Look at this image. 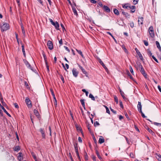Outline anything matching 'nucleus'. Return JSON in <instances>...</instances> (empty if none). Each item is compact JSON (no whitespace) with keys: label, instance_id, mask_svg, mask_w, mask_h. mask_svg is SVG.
<instances>
[{"label":"nucleus","instance_id":"1","mask_svg":"<svg viewBox=\"0 0 161 161\" xmlns=\"http://www.w3.org/2000/svg\"><path fill=\"white\" fill-rule=\"evenodd\" d=\"M0 28L2 31H5L9 29V25L8 23H4L3 25H1Z\"/></svg>","mask_w":161,"mask_h":161},{"label":"nucleus","instance_id":"2","mask_svg":"<svg viewBox=\"0 0 161 161\" xmlns=\"http://www.w3.org/2000/svg\"><path fill=\"white\" fill-rule=\"evenodd\" d=\"M25 102L28 108H31L32 106L31 102L28 97H26L25 99Z\"/></svg>","mask_w":161,"mask_h":161},{"label":"nucleus","instance_id":"3","mask_svg":"<svg viewBox=\"0 0 161 161\" xmlns=\"http://www.w3.org/2000/svg\"><path fill=\"white\" fill-rule=\"evenodd\" d=\"M148 32L151 37L153 38L154 37L153 28L152 26H150L149 28Z\"/></svg>","mask_w":161,"mask_h":161},{"label":"nucleus","instance_id":"4","mask_svg":"<svg viewBox=\"0 0 161 161\" xmlns=\"http://www.w3.org/2000/svg\"><path fill=\"white\" fill-rule=\"evenodd\" d=\"M139 67L140 68V71L141 73L146 78H147V75L144 69L143 68L142 64H140L139 65Z\"/></svg>","mask_w":161,"mask_h":161},{"label":"nucleus","instance_id":"5","mask_svg":"<svg viewBox=\"0 0 161 161\" xmlns=\"http://www.w3.org/2000/svg\"><path fill=\"white\" fill-rule=\"evenodd\" d=\"M47 46L50 50H52L53 48V45L52 42L50 41H48L47 42Z\"/></svg>","mask_w":161,"mask_h":161},{"label":"nucleus","instance_id":"6","mask_svg":"<svg viewBox=\"0 0 161 161\" xmlns=\"http://www.w3.org/2000/svg\"><path fill=\"white\" fill-rule=\"evenodd\" d=\"M18 155L17 156L18 160L19 161L22 160L23 159V156L21 152H19L18 154Z\"/></svg>","mask_w":161,"mask_h":161},{"label":"nucleus","instance_id":"7","mask_svg":"<svg viewBox=\"0 0 161 161\" xmlns=\"http://www.w3.org/2000/svg\"><path fill=\"white\" fill-rule=\"evenodd\" d=\"M73 74L75 77H76L78 76V72L75 68H73L72 70Z\"/></svg>","mask_w":161,"mask_h":161},{"label":"nucleus","instance_id":"8","mask_svg":"<svg viewBox=\"0 0 161 161\" xmlns=\"http://www.w3.org/2000/svg\"><path fill=\"white\" fill-rule=\"evenodd\" d=\"M24 62L26 66L28 68L32 70V67H31L30 64L26 60H24Z\"/></svg>","mask_w":161,"mask_h":161},{"label":"nucleus","instance_id":"9","mask_svg":"<svg viewBox=\"0 0 161 161\" xmlns=\"http://www.w3.org/2000/svg\"><path fill=\"white\" fill-rule=\"evenodd\" d=\"M143 17H139L138 18V25H139L140 24L142 25L143 24Z\"/></svg>","mask_w":161,"mask_h":161},{"label":"nucleus","instance_id":"10","mask_svg":"<svg viewBox=\"0 0 161 161\" xmlns=\"http://www.w3.org/2000/svg\"><path fill=\"white\" fill-rule=\"evenodd\" d=\"M52 25H54V27H55V29L56 30H59V24L58 23L57 21H56L55 22H54V24H52Z\"/></svg>","mask_w":161,"mask_h":161},{"label":"nucleus","instance_id":"11","mask_svg":"<svg viewBox=\"0 0 161 161\" xmlns=\"http://www.w3.org/2000/svg\"><path fill=\"white\" fill-rule=\"evenodd\" d=\"M137 108L139 112L142 111V105H141V102H138V104L137 105Z\"/></svg>","mask_w":161,"mask_h":161},{"label":"nucleus","instance_id":"12","mask_svg":"<svg viewBox=\"0 0 161 161\" xmlns=\"http://www.w3.org/2000/svg\"><path fill=\"white\" fill-rule=\"evenodd\" d=\"M103 8L104 10L107 13H109L110 12V8L107 6L104 5L103 6Z\"/></svg>","mask_w":161,"mask_h":161},{"label":"nucleus","instance_id":"13","mask_svg":"<svg viewBox=\"0 0 161 161\" xmlns=\"http://www.w3.org/2000/svg\"><path fill=\"white\" fill-rule=\"evenodd\" d=\"M34 114L36 115V116L38 119L40 118V115L39 114V112H38V111L37 110L35 109L34 110Z\"/></svg>","mask_w":161,"mask_h":161},{"label":"nucleus","instance_id":"14","mask_svg":"<svg viewBox=\"0 0 161 161\" xmlns=\"http://www.w3.org/2000/svg\"><path fill=\"white\" fill-rule=\"evenodd\" d=\"M0 106L2 108V109L3 110L4 112L9 117H11V115L1 105V104L0 103Z\"/></svg>","mask_w":161,"mask_h":161},{"label":"nucleus","instance_id":"15","mask_svg":"<svg viewBox=\"0 0 161 161\" xmlns=\"http://www.w3.org/2000/svg\"><path fill=\"white\" fill-rule=\"evenodd\" d=\"M20 43V44H21V45H22V46H21V47H22V51L23 52V55H24V56L25 57V48H24V45L22 43V42H21Z\"/></svg>","mask_w":161,"mask_h":161},{"label":"nucleus","instance_id":"16","mask_svg":"<svg viewBox=\"0 0 161 161\" xmlns=\"http://www.w3.org/2000/svg\"><path fill=\"white\" fill-rule=\"evenodd\" d=\"M129 8L131 9V10L130 11V12L132 13H134L135 11V6H130Z\"/></svg>","mask_w":161,"mask_h":161},{"label":"nucleus","instance_id":"17","mask_svg":"<svg viewBox=\"0 0 161 161\" xmlns=\"http://www.w3.org/2000/svg\"><path fill=\"white\" fill-rule=\"evenodd\" d=\"M120 95H121V96H122V97L123 98L125 101H127L128 99H127L125 97V94L124 93V92H122V91H120Z\"/></svg>","mask_w":161,"mask_h":161},{"label":"nucleus","instance_id":"18","mask_svg":"<svg viewBox=\"0 0 161 161\" xmlns=\"http://www.w3.org/2000/svg\"><path fill=\"white\" fill-rule=\"evenodd\" d=\"M20 25H21V28L22 33L24 36H25V32L24 28L23 25V24H22V23H21L20 24Z\"/></svg>","mask_w":161,"mask_h":161},{"label":"nucleus","instance_id":"19","mask_svg":"<svg viewBox=\"0 0 161 161\" xmlns=\"http://www.w3.org/2000/svg\"><path fill=\"white\" fill-rule=\"evenodd\" d=\"M40 131L42 134V137L43 138H44L45 136V132H44V129H42V128H40Z\"/></svg>","mask_w":161,"mask_h":161},{"label":"nucleus","instance_id":"20","mask_svg":"<svg viewBox=\"0 0 161 161\" xmlns=\"http://www.w3.org/2000/svg\"><path fill=\"white\" fill-rule=\"evenodd\" d=\"M136 53L138 55V56H139L140 59L141 60H143V58L142 57V54H141L140 51L138 50H137V51H136Z\"/></svg>","mask_w":161,"mask_h":161},{"label":"nucleus","instance_id":"21","mask_svg":"<svg viewBox=\"0 0 161 161\" xmlns=\"http://www.w3.org/2000/svg\"><path fill=\"white\" fill-rule=\"evenodd\" d=\"M74 146L75 151L76 154L79 153L78 149V144L75 143V144H74Z\"/></svg>","mask_w":161,"mask_h":161},{"label":"nucleus","instance_id":"22","mask_svg":"<svg viewBox=\"0 0 161 161\" xmlns=\"http://www.w3.org/2000/svg\"><path fill=\"white\" fill-rule=\"evenodd\" d=\"M104 142V139L103 138V137L101 136V137L99 138L98 142L100 144H102Z\"/></svg>","mask_w":161,"mask_h":161},{"label":"nucleus","instance_id":"23","mask_svg":"<svg viewBox=\"0 0 161 161\" xmlns=\"http://www.w3.org/2000/svg\"><path fill=\"white\" fill-rule=\"evenodd\" d=\"M78 66L80 69H81L83 74H86V71L82 66L80 65H79Z\"/></svg>","mask_w":161,"mask_h":161},{"label":"nucleus","instance_id":"24","mask_svg":"<svg viewBox=\"0 0 161 161\" xmlns=\"http://www.w3.org/2000/svg\"><path fill=\"white\" fill-rule=\"evenodd\" d=\"M156 45L157 46V47L159 49V50L160 51H161V47H160V44L159 43V42L157 41H156L155 42Z\"/></svg>","mask_w":161,"mask_h":161},{"label":"nucleus","instance_id":"25","mask_svg":"<svg viewBox=\"0 0 161 161\" xmlns=\"http://www.w3.org/2000/svg\"><path fill=\"white\" fill-rule=\"evenodd\" d=\"M122 13L123 14L125 15L126 18H129L130 15L126 12L123 11Z\"/></svg>","mask_w":161,"mask_h":161},{"label":"nucleus","instance_id":"26","mask_svg":"<svg viewBox=\"0 0 161 161\" xmlns=\"http://www.w3.org/2000/svg\"><path fill=\"white\" fill-rule=\"evenodd\" d=\"M113 12L114 14L117 15H118L119 14V11L116 8H114L113 9Z\"/></svg>","mask_w":161,"mask_h":161},{"label":"nucleus","instance_id":"27","mask_svg":"<svg viewBox=\"0 0 161 161\" xmlns=\"http://www.w3.org/2000/svg\"><path fill=\"white\" fill-rule=\"evenodd\" d=\"M96 153L98 158L100 159V160H102V158L100 156L98 151L96 150Z\"/></svg>","mask_w":161,"mask_h":161},{"label":"nucleus","instance_id":"28","mask_svg":"<svg viewBox=\"0 0 161 161\" xmlns=\"http://www.w3.org/2000/svg\"><path fill=\"white\" fill-rule=\"evenodd\" d=\"M51 92L52 95L53 96V98L55 100V102H56V104L57 103V100L56 99V97H55V94H54V92H53V90L52 89H51Z\"/></svg>","mask_w":161,"mask_h":161},{"label":"nucleus","instance_id":"29","mask_svg":"<svg viewBox=\"0 0 161 161\" xmlns=\"http://www.w3.org/2000/svg\"><path fill=\"white\" fill-rule=\"evenodd\" d=\"M84 101V99H80V102L81 103L82 106L84 107V108L85 109V108Z\"/></svg>","mask_w":161,"mask_h":161},{"label":"nucleus","instance_id":"30","mask_svg":"<svg viewBox=\"0 0 161 161\" xmlns=\"http://www.w3.org/2000/svg\"><path fill=\"white\" fill-rule=\"evenodd\" d=\"M14 150L16 151H18L20 149V147L18 146H17L14 148Z\"/></svg>","mask_w":161,"mask_h":161},{"label":"nucleus","instance_id":"31","mask_svg":"<svg viewBox=\"0 0 161 161\" xmlns=\"http://www.w3.org/2000/svg\"><path fill=\"white\" fill-rule=\"evenodd\" d=\"M72 10H73V11L74 13V14L76 16H77L78 15V14H77V11H76L75 8L73 7L72 8Z\"/></svg>","mask_w":161,"mask_h":161},{"label":"nucleus","instance_id":"32","mask_svg":"<svg viewBox=\"0 0 161 161\" xmlns=\"http://www.w3.org/2000/svg\"><path fill=\"white\" fill-rule=\"evenodd\" d=\"M76 51H77V53L79 54H80L82 58H84V56L82 53L81 51L80 50H78L77 49H76Z\"/></svg>","mask_w":161,"mask_h":161},{"label":"nucleus","instance_id":"33","mask_svg":"<svg viewBox=\"0 0 161 161\" xmlns=\"http://www.w3.org/2000/svg\"><path fill=\"white\" fill-rule=\"evenodd\" d=\"M31 155L33 158L34 159L35 161H37V159L36 155L33 152L31 153Z\"/></svg>","mask_w":161,"mask_h":161},{"label":"nucleus","instance_id":"34","mask_svg":"<svg viewBox=\"0 0 161 161\" xmlns=\"http://www.w3.org/2000/svg\"><path fill=\"white\" fill-rule=\"evenodd\" d=\"M128 3H127L124 5H123L122 7L124 8H129V7H130V6L128 5Z\"/></svg>","mask_w":161,"mask_h":161},{"label":"nucleus","instance_id":"35","mask_svg":"<svg viewBox=\"0 0 161 161\" xmlns=\"http://www.w3.org/2000/svg\"><path fill=\"white\" fill-rule=\"evenodd\" d=\"M89 97L91 98L92 100L95 101V100L94 97L92 94H90Z\"/></svg>","mask_w":161,"mask_h":161},{"label":"nucleus","instance_id":"36","mask_svg":"<svg viewBox=\"0 0 161 161\" xmlns=\"http://www.w3.org/2000/svg\"><path fill=\"white\" fill-rule=\"evenodd\" d=\"M148 131L152 135H153L154 134V133L153 131L150 128H149L148 127H147V128H146Z\"/></svg>","mask_w":161,"mask_h":161},{"label":"nucleus","instance_id":"37","mask_svg":"<svg viewBox=\"0 0 161 161\" xmlns=\"http://www.w3.org/2000/svg\"><path fill=\"white\" fill-rule=\"evenodd\" d=\"M127 74L128 76L130 77V79L131 80H133V78L128 70L127 71Z\"/></svg>","mask_w":161,"mask_h":161},{"label":"nucleus","instance_id":"38","mask_svg":"<svg viewBox=\"0 0 161 161\" xmlns=\"http://www.w3.org/2000/svg\"><path fill=\"white\" fill-rule=\"evenodd\" d=\"M114 98L115 101L116 102V103L118 104V100L117 97L116 96H114Z\"/></svg>","mask_w":161,"mask_h":161},{"label":"nucleus","instance_id":"39","mask_svg":"<svg viewBox=\"0 0 161 161\" xmlns=\"http://www.w3.org/2000/svg\"><path fill=\"white\" fill-rule=\"evenodd\" d=\"M153 124L155 125H156V126H161V123H157L156 122H154Z\"/></svg>","mask_w":161,"mask_h":161},{"label":"nucleus","instance_id":"40","mask_svg":"<svg viewBox=\"0 0 161 161\" xmlns=\"http://www.w3.org/2000/svg\"><path fill=\"white\" fill-rule=\"evenodd\" d=\"M47 67V70L48 72H49V66L48 65L47 62H46V63H45Z\"/></svg>","mask_w":161,"mask_h":161},{"label":"nucleus","instance_id":"41","mask_svg":"<svg viewBox=\"0 0 161 161\" xmlns=\"http://www.w3.org/2000/svg\"><path fill=\"white\" fill-rule=\"evenodd\" d=\"M129 69H130V71L131 72V73L133 75H134V72H133V69H132V67H131V66H130V67H129Z\"/></svg>","mask_w":161,"mask_h":161},{"label":"nucleus","instance_id":"42","mask_svg":"<svg viewBox=\"0 0 161 161\" xmlns=\"http://www.w3.org/2000/svg\"><path fill=\"white\" fill-rule=\"evenodd\" d=\"M60 78H61V80H62L63 82V83H64V79L63 77V76L62 75H60Z\"/></svg>","mask_w":161,"mask_h":161},{"label":"nucleus","instance_id":"43","mask_svg":"<svg viewBox=\"0 0 161 161\" xmlns=\"http://www.w3.org/2000/svg\"><path fill=\"white\" fill-rule=\"evenodd\" d=\"M139 112L141 114V115L143 118H145L146 116H145V114L143 113L142 111H140Z\"/></svg>","mask_w":161,"mask_h":161},{"label":"nucleus","instance_id":"44","mask_svg":"<svg viewBox=\"0 0 161 161\" xmlns=\"http://www.w3.org/2000/svg\"><path fill=\"white\" fill-rule=\"evenodd\" d=\"M43 57L44 59L45 63H46V62H47L46 56L44 53L43 54Z\"/></svg>","mask_w":161,"mask_h":161},{"label":"nucleus","instance_id":"45","mask_svg":"<svg viewBox=\"0 0 161 161\" xmlns=\"http://www.w3.org/2000/svg\"><path fill=\"white\" fill-rule=\"evenodd\" d=\"M129 25L131 28H133L134 27V24L133 22L130 23L129 24Z\"/></svg>","mask_w":161,"mask_h":161},{"label":"nucleus","instance_id":"46","mask_svg":"<svg viewBox=\"0 0 161 161\" xmlns=\"http://www.w3.org/2000/svg\"><path fill=\"white\" fill-rule=\"evenodd\" d=\"M158 157H157V158L158 160L159 161H161V155H158Z\"/></svg>","mask_w":161,"mask_h":161},{"label":"nucleus","instance_id":"47","mask_svg":"<svg viewBox=\"0 0 161 161\" xmlns=\"http://www.w3.org/2000/svg\"><path fill=\"white\" fill-rule=\"evenodd\" d=\"M147 53H148V54L149 55V56H151L152 57V53L151 51L150 50H148V51H147Z\"/></svg>","mask_w":161,"mask_h":161},{"label":"nucleus","instance_id":"48","mask_svg":"<svg viewBox=\"0 0 161 161\" xmlns=\"http://www.w3.org/2000/svg\"><path fill=\"white\" fill-rule=\"evenodd\" d=\"M102 66L106 69V70H108V69L107 68V67H106V66L103 63L102 64H101Z\"/></svg>","mask_w":161,"mask_h":161},{"label":"nucleus","instance_id":"49","mask_svg":"<svg viewBox=\"0 0 161 161\" xmlns=\"http://www.w3.org/2000/svg\"><path fill=\"white\" fill-rule=\"evenodd\" d=\"M152 57L153 58L157 63H158V61L157 59L156 58L153 56H152Z\"/></svg>","mask_w":161,"mask_h":161},{"label":"nucleus","instance_id":"50","mask_svg":"<svg viewBox=\"0 0 161 161\" xmlns=\"http://www.w3.org/2000/svg\"><path fill=\"white\" fill-rule=\"evenodd\" d=\"M99 123L97 121H96L94 122V125L96 126L99 125Z\"/></svg>","mask_w":161,"mask_h":161},{"label":"nucleus","instance_id":"51","mask_svg":"<svg viewBox=\"0 0 161 161\" xmlns=\"http://www.w3.org/2000/svg\"><path fill=\"white\" fill-rule=\"evenodd\" d=\"M97 59H98V62L101 64H103V61H102V60L100 58H98Z\"/></svg>","mask_w":161,"mask_h":161},{"label":"nucleus","instance_id":"52","mask_svg":"<svg viewBox=\"0 0 161 161\" xmlns=\"http://www.w3.org/2000/svg\"><path fill=\"white\" fill-rule=\"evenodd\" d=\"M76 154V155L77 156V158H78V160L80 161H81V158H80V157L79 155V153H77Z\"/></svg>","mask_w":161,"mask_h":161},{"label":"nucleus","instance_id":"53","mask_svg":"<svg viewBox=\"0 0 161 161\" xmlns=\"http://www.w3.org/2000/svg\"><path fill=\"white\" fill-rule=\"evenodd\" d=\"M133 4L135 5L138 2V0H133Z\"/></svg>","mask_w":161,"mask_h":161},{"label":"nucleus","instance_id":"54","mask_svg":"<svg viewBox=\"0 0 161 161\" xmlns=\"http://www.w3.org/2000/svg\"><path fill=\"white\" fill-rule=\"evenodd\" d=\"M90 1L92 3L95 4L97 3V1L95 0H90Z\"/></svg>","mask_w":161,"mask_h":161},{"label":"nucleus","instance_id":"55","mask_svg":"<svg viewBox=\"0 0 161 161\" xmlns=\"http://www.w3.org/2000/svg\"><path fill=\"white\" fill-rule=\"evenodd\" d=\"M119 105L121 108H123V105L122 102L121 101H119Z\"/></svg>","mask_w":161,"mask_h":161},{"label":"nucleus","instance_id":"56","mask_svg":"<svg viewBox=\"0 0 161 161\" xmlns=\"http://www.w3.org/2000/svg\"><path fill=\"white\" fill-rule=\"evenodd\" d=\"M143 42H144V44L145 46H147L148 45V42L147 41L144 40L143 41Z\"/></svg>","mask_w":161,"mask_h":161},{"label":"nucleus","instance_id":"57","mask_svg":"<svg viewBox=\"0 0 161 161\" xmlns=\"http://www.w3.org/2000/svg\"><path fill=\"white\" fill-rule=\"evenodd\" d=\"M14 105L15 108H19V107L18 104L17 103H14Z\"/></svg>","mask_w":161,"mask_h":161},{"label":"nucleus","instance_id":"58","mask_svg":"<svg viewBox=\"0 0 161 161\" xmlns=\"http://www.w3.org/2000/svg\"><path fill=\"white\" fill-rule=\"evenodd\" d=\"M64 48L66 50V51H67L69 53L70 52V50L67 47L64 46Z\"/></svg>","mask_w":161,"mask_h":161},{"label":"nucleus","instance_id":"59","mask_svg":"<svg viewBox=\"0 0 161 161\" xmlns=\"http://www.w3.org/2000/svg\"><path fill=\"white\" fill-rule=\"evenodd\" d=\"M98 5L99 6H100V7H103V4L102 2H99V3H98Z\"/></svg>","mask_w":161,"mask_h":161},{"label":"nucleus","instance_id":"60","mask_svg":"<svg viewBox=\"0 0 161 161\" xmlns=\"http://www.w3.org/2000/svg\"><path fill=\"white\" fill-rule=\"evenodd\" d=\"M78 141L79 142H80V143H81L82 142V140L80 137H78Z\"/></svg>","mask_w":161,"mask_h":161},{"label":"nucleus","instance_id":"61","mask_svg":"<svg viewBox=\"0 0 161 161\" xmlns=\"http://www.w3.org/2000/svg\"><path fill=\"white\" fill-rule=\"evenodd\" d=\"M110 110L112 112L114 113L115 114H116V111L114 110V109L110 108Z\"/></svg>","mask_w":161,"mask_h":161},{"label":"nucleus","instance_id":"62","mask_svg":"<svg viewBox=\"0 0 161 161\" xmlns=\"http://www.w3.org/2000/svg\"><path fill=\"white\" fill-rule=\"evenodd\" d=\"M59 43L60 45H61L63 44L62 40V39H61L59 41Z\"/></svg>","mask_w":161,"mask_h":161},{"label":"nucleus","instance_id":"63","mask_svg":"<svg viewBox=\"0 0 161 161\" xmlns=\"http://www.w3.org/2000/svg\"><path fill=\"white\" fill-rule=\"evenodd\" d=\"M123 119V117L121 115H120L119 117V120H121Z\"/></svg>","mask_w":161,"mask_h":161},{"label":"nucleus","instance_id":"64","mask_svg":"<svg viewBox=\"0 0 161 161\" xmlns=\"http://www.w3.org/2000/svg\"><path fill=\"white\" fill-rule=\"evenodd\" d=\"M158 88L159 91L161 92V88L159 85L158 86Z\"/></svg>","mask_w":161,"mask_h":161}]
</instances>
